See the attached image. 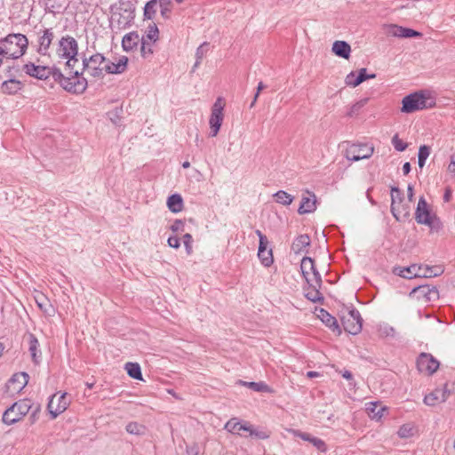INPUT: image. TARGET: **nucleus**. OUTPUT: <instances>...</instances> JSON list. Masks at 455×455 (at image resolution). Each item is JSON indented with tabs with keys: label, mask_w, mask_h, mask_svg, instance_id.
Here are the masks:
<instances>
[{
	"label": "nucleus",
	"mask_w": 455,
	"mask_h": 455,
	"mask_svg": "<svg viewBox=\"0 0 455 455\" xmlns=\"http://www.w3.org/2000/svg\"><path fill=\"white\" fill-rule=\"evenodd\" d=\"M55 69L60 68L57 67L36 66L31 62L23 66V70L27 75L40 80H45L50 76L54 79Z\"/></svg>",
	"instance_id": "9d476101"
},
{
	"label": "nucleus",
	"mask_w": 455,
	"mask_h": 455,
	"mask_svg": "<svg viewBox=\"0 0 455 455\" xmlns=\"http://www.w3.org/2000/svg\"><path fill=\"white\" fill-rule=\"evenodd\" d=\"M442 393H443V396L445 397V402L450 397L451 395L455 394V381L446 382L443 387H440Z\"/></svg>",
	"instance_id": "49530a36"
},
{
	"label": "nucleus",
	"mask_w": 455,
	"mask_h": 455,
	"mask_svg": "<svg viewBox=\"0 0 455 455\" xmlns=\"http://www.w3.org/2000/svg\"><path fill=\"white\" fill-rule=\"evenodd\" d=\"M258 256L265 267H269L274 261L271 249L258 251Z\"/></svg>",
	"instance_id": "4c0bfd02"
},
{
	"label": "nucleus",
	"mask_w": 455,
	"mask_h": 455,
	"mask_svg": "<svg viewBox=\"0 0 455 455\" xmlns=\"http://www.w3.org/2000/svg\"><path fill=\"white\" fill-rule=\"evenodd\" d=\"M12 69H13V68L8 67V68L6 70L7 73L9 74L8 75L9 79L4 81L1 85V90L4 93L15 94L19 91H20L22 88L21 82L12 77L13 76L12 73Z\"/></svg>",
	"instance_id": "6ab92c4d"
},
{
	"label": "nucleus",
	"mask_w": 455,
	"mask_h": 455,
	"mask_svg": "<svg viewBox=\"0 0 455 455\" xmlns=\"http://www.w3.org/2000/svg\"><path fill=\"white\" fill-rule=\"evenodd\" d=\"M356 76H357V81L363 83L367 79L375 78L376 74L372 73V74L368 75L367 68H363L359 69L358 75Z\"/></svg>",
	"instance_id": "6e6d98bb"
},
{
	"label": "nucleus",
	"mask_w": 455,
	"mask_h": 455,
	"mask_svg": "<svg viewBox=\"0 0 455 455\" xmlns=\"http://www.w3.org/2000/svg\"><path fill=\"white\" fill-rule=\"evenodd\" d=\"M244 437H248V436H251V437H254L256 439H267L269 437V434L265 431V430H261V429H259V428H256L254 427L251 424V427H250V430L248 431V434L246 435H243Z\"/></svg>",
	"instance_id": "ea45409f"
},
{
	"label": "nucleus",
	"mask_w": 455,
	"mask_h": 455,
	"mask_svg": "<svg viewBox=\"0 0 455 455\" xmlns=\"http://www.w3.org/2000/svg\"><path fill=\"white\" fill-rule=\"evenodd\" d=\"M140 43H141V46H140L141 56L143 58H148V56H150L153 53L151 44L146 41V38L144 36L141 37V41Z\"/></svg>",
	"instance_id": "09e8293b"
},
{
	"label": "nucleus",
	"mask_w": 455,
	"mask_h": 455,
	"mask_svg": "<svg viewBox=\"0 0 455 455\" xmlns=\"http://www.w3.org/2000/svg\"><path fill=\"white\" fill-rule=\"evenodd\" d=\"M29 375L26 372H21L19 374H14L11 378V382H20L21 384L20 388H23L28 382Z\"/></svg>",
	"instance_id": "de8ad7c7"
},
{
	"label": "nucleus",
	"mask_w": 455,
	"mask_h": 455,
	"mask_svg": "<svg viewBox=\"0 0 455 455\" xmlns=\"http://www.w3.org/2000/svg\"><path fill=\"white\" fill-rule=\"evenodd\" d=\"M373 148L365 144L352 145L346 151V157L349 161L356 162L362 159H367L373 154Z\"/></svg>",
	"instance_id": "4468645a"
},
{
	"label": "nucleus",
	"mask_w": 455,
	"mask_h": 455,
	"mask_svg": "<svg viewBox=\"0 0 455 455\" xmlns=\"http://www.w3.org/2000/svg\"><path fill=\"white\" fill-rule=\"evenodd\" d=\"M31 408V402L28 399L19 400L10 406L3 414V422L12 425L27 415Z\"/></svg>",
	"instance_id": "39448f33"
},
{
	"label": "nucleus",
	"mask_w": 455,
	"mask_h": 455,
	"mask_svg": "<svg viewBox=\"0 0 455 455\" xmlns=\"http://www.w3.org/2000/svg\"><path fill=\"white\" fill-rule=\"evenodd\" d=\"M128 58L126 56H122L117 63H114L111 61H107L103 66V73L106 72L108 74H122L127 68Z\"/></svg>",
	"instance_id": "aec40b11"
},
{
	"label": "nucleus",
	"mask_w": 455,
	"mask_h": 455,
	"mask_svg": "<svg viewBox=\"0 0 455 455\" xmlns=\"http://www.w3.org/2000/svg\"><path fill=\"white\" fill-rule=\"evenodd\" d=\"M209 50V43L207 42H204L197 49H196V60L194 64V67H193V71L201 64L202 62V60L204 59V57L206 55L207 52Z\"/></svg>",
	"instance_id": "473e14b6"
},
{
	"label": "nucleus",
	"mask_w": 455,
	"mask_h": 455,
	"mask_svg": "<svg viewBox=\"0 0 455 455\" xmlns=\"http://www.w3.org/2000/svg\"><path fill=\"white\" fill-rule=\"evenodd\" d=\"M433 216L428 209L426 199L421 196L419 199L418 205L415 212V220L419 224H429V219Z\"/></svg>",
	"instance_id": "a211bd4d"
},
{
	"label": "nucleus",
	"mask_w": 455,
	"mask_h": 455,
	"mask_svg": "<svg viewBox=\"0 0 455 455\" xmlns=\"http://www.w3.org/2000/svg\"><path fill=\"white\" fill-rule=\"evenodd\" d=\"M308 284V290L305 294L306 298L312 302H322L323 300V296L319 291L321 287H319L315 282L314 283L309 282Z\"/></svg>",
	"instance_id": "c756f323"
},
{
	"label": "nucleus",
	"mask_w": 455,
	"mask_h": 455,
	"mask_svg": "<svg viewBox=\"0 0 455 455\" xmlns=\"http://www.w3.org/2000/svg\"><path fill=\"white\" fill-rule=\"evenodd\" d=\"M309 443H311L320 451L324 452L327 450L325 443L320 438L314 436Z\"/></svg>",
	"instance_id": "13d9d810"
},
{
	"label": "nucleus",
	"mask_w": 455,
	"mask_h": 455,
	"mask_svg": "<svg viewBox=\"0 0 455 455\" xmlns=\"http://www.w3.org/2000/svg\"><path fill=\"white\" fill-rule=\"evenodd\" d=\"M106 62V58L100 54L96 53L89 58L83 59V69L86 71L91 76L95 78L103 77V64Z\"/></svg>",
	"instance_id": "423d86ee"
},
{
	"label": "nucleus",
	"mask_w": 455,
	"mask_h": 455,
	"mask_svg": "<svg viewBox=\"0 0 455 455\" xmlns=\"http://www.w3.org/2000/svg\"><path fill=\"white\" fill-rule=\"evenodd\" d=\"M239 383L243 386L250 387L251 389H252L253 391H256V392H268L269 391L268 386L261 381L260 382H246V381L239 380Z\"/></svg>",
	"instance_id": "e433bc0d"
},
{
	"label": "nucleus",
	"mask_w": 455,
	"mask_h": 455,
	"mask_svg": "<svg viewBox=\"0 0 455 455\" xmlns=\"http://www.w3.org/2000/svg\"><path fill=\"white\" fill-rule=\"evenodd\" d=\"M415 429L411 424H404L400 427L397 434L401 438H408L414 435Z\"/></svg>",
	"instance_id": "c03bdc74"
},
{
	"label": "nucleus",
	"mask_w": 455,
	"mask_h": 455,
	"mask_svg": "<svg viewBox=\"0 0 455 455\" xmlns=\"http://www.w3.org/2000/svg\"><path fill=\"white\" fill-rule=\"evenodd\" d=\"M444 271L443 266L418 265L411 264L409 267H395L393 273L406 279L424 277L430 278L441 275Z\"/></svg>",
	"instance_id": "f03ea898"
},
{
	"label": "nucleus",
	"mask_w": 455,
	"mask_h": 455,
	"mask_svg": "<svg viewBox=\"0 0 455 455\" xmlns=\"http://www.w3.org/2000/svg\"><path fill=\"white\" fill-rule=\"evenodd\" d=\"M307 196H303L300 202V205L298 209L299 214H306L313 212L316 206V196L315 194L307 191Z\"/></svg>",
	"instance_id": "4be33fe9"
},
{
	"label": "nucleus",
	"mask_w": 455,
	"mask_h": 455,
	"mask_svg": "<svg viewBox=\"0 0 455 455\" xmlns=\"http://www.w3.org/2000/svg\"><path fill=\"white\" fill-rule=\"evenodd\" d=\"M300 269L303 277L306 279L307 283H309L311 280L309 279V275L312 273L314 275V282L321 287L322 286V277L319 272L316 270L315 262L310 257H304L301 259Z\"/></svg>",
	"instance_id": "2eb2a0df"
},
{
	"label": "nucleus",
	"mask_w": 455,
	"mask_h": 455,
	"mask_svg": "<svg viewBox=\"0 0 455 455\" xmlns=\"http://www.w3.org/2000/svg\"><path fill=\"white\" fill-rule=\"evenodd\" d=\"M126 431L132 435H140L145 433V427L144 426L140 425L137 422H130L126 426Z\"/></svg>",
	"instance_id": "37998d69"
},
{
	"label": "nucleus",
	"mask_w": 455,
	"mask_h": 455,
	"mask_svg": "<svg viewBox=\"0 0 455 455\" xmlns=\"http://www.w3.org/2000/svg\"><path fill=\"white\" fill-rule=\"evenodd\" d=\"M391 212L396 220L403 221L410 216V206L402 203L399 205L391 207Z\"/></svg>",
	"instance_id": "cd10ccee"
},
{
	"label": "nucleus",
	"mask_w": 455,
	"mask_h": 455,
	"mask_svg": "<svg viewBox=\"0 0 455 455\" xmlns=\"http://www.w3.org/2000/svg\"><path fill=\"white\" fill-rule=\"evenodd\" d=\"M445 397L441 388L437 387L424 397V403L427 406H435L438 403H444Z\"/></svg>",
	"instance_id": "393cba45"
},
{
	"label": "nucleus",
	"mask_w": 455,
	"mask_h": 455,
	"mask_svg": "<svg viewBox=\"0 0 455 455\" xmlns=\"http://www.w3.org/2000/svg\"><path fill=\"white\" fill-rule=\"evenodd\" d=\"M419 371L427 375L434 374L439 368L440 363L431 354L421 353L417 358Z\"/></svg>",
	"instance_id": "9b49d317"
},
{
	"label": "nucleus",
	"mask_w": 455,
	"mask_h": 455,
	"mask_svg": "<svg viewBox=\"0 0 455 455\" xmlns=\"http://www.w3.org/2000/svg\"><path fill=\"white\" fill-rule=\"evenodd\" d=\"M192 243H193V237L190 234L187 233L183 235V243L186 247L187 252L188 254L192 251Z\"/></svg>",
	"instance_id": "052dcab7"
},
{
	"label": "nucleus",
	"mask_w": 455,
	"mask_h": 455,
	"mask_svg": "<svg viewBox=\"0 0 455 455\" xmlns=\"http://www.w3.org/2000/svg\"><path fill=\"white\" fill-rule=\"evenodd\" d=\"M36 301L42 310H44L45 313H49V310L46 307L48 301L44 296H42L41 298H36Z\"/></svg>",
	"instance_id": "e2e57ef3"
},
{
	"label": "nucleus",
	"mask_w": 455,
	"mask_h": 455,
	"mask_svg": "<svg viewBox=\"0 0 455 455\" xmlns=\"http://www.w3.org/2000/svg\"><path fill=\"white\" fill-rule=\"evenodd\" d=\"M265 87H266V86H265V84H264L262 82H259V84H258V86H257V92H256V93H255V95H254L253 100L251 101V105H250V108H251L254 107V105H255V103H256V101H257V100H258V97H259V95L260 92H261L263 89H265Z\"/></svg>",
	"instance_id": "0e129e2a"
},
{
	"label": "nucleus",
	"mask_w": 455,
	"mask_h": 455,
	"mask_svg": "<svg viewBox=\"0 0 455 455\" xmlns=\"http://www.w3.org/2000/svg\"><path fill=\"white\" fill-rule=\"evenodd\" d=\"M28 46L27 36L20 33H12L0 39V49L5 59L16 60L22 57Z\"/></svg>",
	"instance_id": "f257e3e1"
},
{
	"label": "nucleus",
	"mask_w": 455,
	"mask_h": 455,
	"mask_svg": "<svg viewBox=\"0 0 455 455\" xmlns=\"http://www.w3.org/2000/svg\"><path fill=\"white\" fill-rule=\"evenodd\" d=\"M167 206L172 212L177 213L182 211L183 199L180 195L173 194L167 199Z\"/></svg>",
	"instance_id": "c85d7f7f"
},
{
	"label": "nucleus",
	"mask_w": 455,
	"mask_h": 455,
	"mask_svg": "<svg viewBox=\"0 0 455 455\" xmlns=\"http://www.w3.org/2000/svg\"><path fill=\"white\" fill-rule=\"evenodd\" d=\"M54 81L59 83L65 91L76 94L83 93L88 85L87 80L78 70H70L68 76H65L60 69H55Z\"/></svg>",
	"instance_id": "7ed1b4c3"
},
{
	"label": "nucleus",
	"mask_w": 455,
	"mask_h": 455,
	"mask_svg": "<svg viewBox=\"0 0 455 455\" xmlns=\"http://www.w3.org/2000/svg\"><path fill=\"white\" fill-rule=\"evenodd\" d=\"M345 83L348 86L356 87L362 84V82L357 81V76L354 71L350 72L347 75L345 78Z\"/></svg>",
	"instance_id": "603ef678"
},
{
	"label": "nucleus",
	"mask_w": 455,
	"mask_h": 455,
	"mask_svg": "<svg viewBox=\"0 0 455 455\" xmlns=\"http://www.w3.org/2000/svg\"><path fill=\"white\" fill-rule=\"evenodd\" d=\"M240 420L236 418L230 419L224 426V429L232 434H237L243 436V434L239 432Z\"/></svg>",
	"instance_id": "58836bf2"
},
{
	"label": "nucleus",
	"mask_w": 455,
	"mask_h": 455,
	"mask_svg": "<svg viewBox=\"0 0 455 455\" xmlns=\"http://www.w3.org/2000/svg\"><path fill=\"white\" fill-rule=\"evenodd\" d=\"M125 370L127 371V373L131 378L138 380H142V373L139 363H126Z\"/></svg>",
	"instance_id": "2f4dec72"
},
{
	"label": "nucleus",
	"mask_w": 455,
	"mask_h": 455,
	"mask_svg": "<svg viewBox=\"0 0 455 455\" xmlns=\"http://www.w3.org/2000/svg\"><path fill=\"white\" fill-rule=\"evenodd\" d=\"M310 245V237L308 235H299L292 243L291 250L295 254H300L307 251L306 249Z\"/></svg>",
	"instance_id": "b1692460"
},
{
	"label": "nucleus",
	"mask_w": 455,
	"mask_h": 455,
	"mask_svg": "<svg viewBox=\"0 0 455 455\" xmlns=\"http://www.w3.org/2000/svg\"><path fill=\"white\" fill-rule=\"evenodd\" d=\"M274 197L276 203L283 205H290L293 201V196L283 190L277 191Z\"/></svg>",
	"instance_id": "c9c22d12"
},
{
	"label": "nucleus",
	"mask_w": 455,
	"mask_h": 455,
	"mask_svg": "<svg viewBox=\"0 0 455 455\" xmlns=\"http://www.w3.org/2000/svg\"><path fill=\"white\" fill-rule=\"evenodd\" d=\"M392 145L395 148V149L399 152L404 151L408 147V144L406 142L403 141L401 139H399L397 134H395L392 138Z\"/></svg>",
	"instance_id": "3c124183"
},
{
	"label": "nucleus",
	"mask_w": 455,
	"mask_h": 455,
	"mask_svg": "<svg viewBox=\"0 0 455 455\" xmlns=\"http://www.w3.org/2000/svg\"><path fill=\"white\" fill-rule=\"evenodd\" d=\"M341 323L345 331L356 335L358 334L363 326V319L358 310L352 308L341 317Z\"/></svg>",
	"instance_id": "0eeeda50"
},
{
	"label": "nucleus",
	"mask_w": 455,
	"mask_h": 455,
	"mask_svg": "<svg viewBox=\"0 0 455 455\" xmlns=\"http://www.w3.org/2000/svg\"><path fill=\"white\" fill-rule=\"evenodd\" d=\"M431 148L429 146L422 145L419 148L418 153V164L419 168H423L427 157L429 156Z\"/></svg>",
	"instance_id": "f704fd0d"
},
{
	"label": "nucleus",
	"mask_w": 455,
	"mask_h": 455,
	"mask_svg": "<svg viewBox=\"0 0 455 455\" xmlns=\"http://www.w3.org/2000/svg\"><path fill=\"white\" fill-rule=\"evenodd\" d=\"M387 33L389 36L401 37V38H411V37H419L421 36V33L416 31L412 28H404L397 25H388L387 28Z\"/></svg>",
	"instance_id": "f3484780"
},
{
	"label": "nucleus",
	"mask_w": 455,
	"mask_h": 455,
	"mask_svg": "<svg viewBox=\"0 0 455 455\" xmlns=\"http://www.w3.org/2000/svg\"><path fill=\"white\" fill-rule=\"evenodd\" d=\"M57 53L61 58H72L77 56L78 44L76 40L70 36L61 37L59 41Z\"/></svg>",
	"instance_id": "f8f14e48"
},
{
	"label": "nucleus",
	"mask_w": 455,
	"mask_h": 455,
	"mask_svg": "<svg viewBox=\"0 0 455 455\" xmlns=\"http://www.w3.org/2000/svg\"><path fill=\"white\" fill-rule=\"evenodd\" d=\"M184 226V223L180 220H176L173 224L171 226V229L173 232H178L179 230H181Z\"/></svg>",
	"instance_id": "338daca9"
},
{
	"label": "nucleus",
	"mask_w": 455,
	"mask_h": 455,
	"mask_svg": "<svg viewBox=\"0 0 455 455\" xmlns=\"http://www.w3.org/2000/svg\"><path fill=\"white\" fill-rule=\"evenodd\" d=\"M256 234L259 239V251L267 250L268 240H267V236L265 235H263L260 230H256Z\"/></svg>",
	"instance_id": "4d7b16f0"
},
{
	"label": "nucleus",
	"mask_w": 455,
	"mask_h": 455,
	"mask_svg": "<svg viewBox=\"0 0 455 455\" xmlns=\"http://www.w3.org/2000/svg\"><path fill=\"white\" fill-rule=\"evenodd\" d=\"M332 52L335 55L347 60L350 56L351 47L345 41H335L332 44Z\"/></svg>",
	"instance_id": "a878e982"
},
{
	"label": "nucleus",
	"mask_w": 455,
	"mask_h": 455,
	"mask_svg": "<svg viewBox=\"0 0 455 455\" xmlns=\"http://www.w3.org/2000/svg\"><path fill=\"white\" fill-rule=\"evenodd\" d=\"M429 224L426 225L428 226L431 230L438 231L441 228V222L435 216H433L431 219H429Z\"/></svg>",
	"instance_id": "680f3d73"
},
{
	"label": "nucleus",
	"mask_w": 455,
	"mask_h": 455,
	"mask_svg": "<svg viewBox=\"0 0 455 455\" xmlns=\"http://www.w3.org/2000/svg\"><path fill=\"white\" fill-rule=\"evenodd\" d=\"M317 317L332 331H337L338 334L341 333V329L339 328L337 319L328 311L323 308H320L317 313Z\"/></svg>",
	"instance_id": "412c9836"
},
{
	"label": "nucleus",
	"mask_w": 455,
	"mask_h": 455,
	"mask_svg": "<svg viewBox=\"0 0 455 455\" xmlns=\"http://www.w3.org/2000/svg\"><path fill=\"white\" fill-rule=\"evenodd\" d=\"M157 0L148 1L144 7V19L152 20L156 13Z\"/></svg>",
	"instance_id": "72a5a7b5"
},
{
	"label": "nucleus",
	"mask_w": 455,
	"mask_h": 455,
	"mask_svg": "<svg viewBox=\"0 0 455 455\" xmlns=\"http://www.w3.org/2000/svg\"><path fill=\"white\" fill-rule=\"evenodd\" d=\"M158 28L156 24H153L148 27L146 36H144L147 40L156 42L158 39Z\"/></svg>",
	"instance_id": "8fccbe9b"
},
{
	"label": "nucleus",
	"mask_w": 455,
	"mask_h": 455,
	"mask_svg": "<svg viewBox=\"0 0 455 455\" xmlns=\"http://www.w3.org/2000/svg\"><path fill=\"white\" fill-rule=\"evenodd\" d=\"M37 36L38 47L36 51L41 55H46L54 38L53 30L52 28L40 29Z\"/></svg>",
	"instance_id": "dca6fc26"
},
{
	"label": "nucleus",
	"mask_w": 455,
	"mask_h": 455,
	"mask_svg": "<svg viewBox=\"0 0 455 455\" xmlns=\"http://www.w3.org/2000/svg\"><path fill=\"white\" fill-rule=\"evenodd\" d=\"M65 59H67V62H66V68H65V71H66V75L65 76H68V72L70 70L72 71H75L74 70V66L76 65V63L78 62V59L76 57H66Z\"/></svg>",
	"instance_id": "bf43d9fd"
},
{
	"label": "nucleus",
	"mask_w": 455,
	"mask_h": 455,
	"mask_svg": "<svg viewBox=\"0 0 455 455\" xmlns=\"http://www.w3.org/2000/svg\"><path fill=\"white\" fill-rule=\"evenodd\" d=\"M367 405L368 414L371 419L379 420L383 417V412L386 411V408L381 406V404L378 403H369Z\"/></svg>",
	"instance_id": "7c9ffc66"
},
{
	"label": "nucleus",
	"mask_w": 455,
	"mask_h": 455,
	"mask_svg": "<svg viewBox=\"0 0 455 455\" xmlns=\"http://www.w3.org/2000/svg\"><path fill=\"white\" fill-rule=\"evenodd\" d=\"M68 403L66 393L60 395L58 394L52 395L47 404V409L52 415V419H56L60 414L65 411Z\"/></svg>",
	"instance_id": "ddd939ff"
},
{
	"label": "nucleus",
	"mask_w": 455,
	"mask_h": 455,
	"mask_svg": "<svg viewBox=\"0 0 455 455\" xmlns=\"http://www.w3.org/2000/svg\"><path fill=\"white\" fill-rule=\"evenodd\" d=\"M28 350L30 352L32 360L35 363H38L41 358V351L39 350V342L36 337L30 333L28 335Z\"/></svg>",
	"instance_id": "bb28decb"
},
{
	"label": "nucleus",
	"mask_w": 455,
	"mask_h": 455,
	"mask_svg": "<svg viewBox=\"0 0 455 455\" xmlns=\"http://www.w3.org/2000/svg\"><path fill=\"white\" fill-rule=\"evenodd\" d=\"M410 296L426 303L438 299L439 292L435 286L421 284L413 288Z\"/></svg>",
	"instance_id": "1a4fd4ad"
},
{
	"label": "nucleus",
	"mask_w": 455,
	"mask_h": 455,
	"mask_svg": "<svg viewBox=\"0 0 455 455\" xmlns=\"http://www.w3.org/2000/svg\"><path fill=\"white\" fill-rule=\"evenodd\" d=\"M368 100V98H364L358 100L350 107L349 111L347 112V115L350 117L357 116L360 110L367 104Z\"/></svg>",
	"instance_id": "a19ab883"
},
{
	"label": "nucleus",
	"mask_w": 455,
	"mask_h": 455,
	"mask_svg": "<svg viewBox=\"0 0 455 455\" xmlns=\"http://www.w3.org/2000/svg\"><path fill=\"white\" fill-rule=\"evenodd\" d=\"M223 108L224 104L222 102V99L218 98L212 108V113L209 120L211 128L210 136L212 137L217 136L220 132L224 118Z\"/></svg>",
	"instance_id": "6e6552de"
},
{
	"label": "nucleus",
	"mask_w": 455,
	"mask_h": 455,
	"mask_svg": "<svg viewBox=\"0 0 455 455\" xmlns=\"http://www.w3.org/2000/svg\"><path fill=\"white\" fill-rule=\"evenodd\" d=\"M295 435L301 438L302 440L307 441V442H310V440H312V438L314 437L308 433L300 432V431H296Z\"/></svg>",
	"instance_id": "774afa93"
},
{
	"label": "nucleus",
	"mask_w": 455,
	"mask_h": 455,
	"mask_svg": "<svg viewBox=\"0 0 455 455\" xmlns=\"http://www.w3.org/2000/svg\"><path fill=\"white\" fill-rule=\"evenodd\" d=\"M403 201V192L396 187L391 189V207L399 205Z\"/></svg>",
	"instance_id": "79ce46f5"
},
{
	"label": "nucleus",
	"mask_w": 455,
	"mask_h": 455,
	"mask_svg": "<svg viewBox=\"0 0 455 455\" xmlns=\"http://www.w3.org/2000/svg\"><path fill=\"white\" fill-rule=\"evenodd\" d=\"M141 38L138 32L132 31L124 36L122 39V47L125 52H131L137 49Z\"/></svg>",
	"instance_id": "5701e85b"
},
{
	"label": "nucleus",
	"mask_w": 455,
	"mask_h": 455,
	"mask_svg": "<svg viewBox=\"0 0 455 455\" xmlns=\"http://www.w3.org/2000/svg\"><path fill=\"white\" fill-rule=\"evenodd\" d=\"M403 113H413L418 110L431 108L435 105V100L428 92L420 91L405 96L402 100Z\"/></svg>",
	"instance_id": "20e7f679"
},
{
	"label": "nucleus",
	"mask_w": 455,
	"mask_h": 455,
	"mask_svg": "<svg viewBox=\"0 0 455 455\" xmlns=\"http://www.w3.org/2000/svg\"><path fill=\"white\" fill-rule=\"evenodd\" d=\"M161 8V15L164 19H169L172 12V1H158Z\"/></svg>",
	"instance_id": "a18cd8bd"
},
{
	"label": "nucleus",
	"mask_w": 455,
	"mask_h": 455,
	"mask_svg": "<svg viewBox=\"0 0 455 455\" xmlns=\"http://www.w3.org/2000/svg\"><path fill=\"white\" fill-rule=\"evenodd\" d=\"M124 12L127 13V16L124 17L121 13H118L119 18L117 20L118 24L123 25L124 28H125L127 25H129L131 20L133 19V15H132V12H128L127 10H125Z\"/></svg>",
	"instance_id": "5fc2aeb1"
},
{
	"label": "nucleus",
	"mask_w": 455,
	"mask_h": 455,
	"mask_svg": "<svg viewBox=\"0 0 455 455\" xmlns=\"http://www.w3.org/2000/svg\"><path fill=\"white\" fill-rule=\"evenodd\" d=\"M124 12L127 13V16L124 17L121 13H118L119 18L117 20L118 24L123 25L124 28H125L127 25H129L131 20L133 19V15H132V12H128L127 10H125Z\"/></svg>",
	"instance_id": "864d4df0"
},
{
	"label": "nucleus",
	"mask_w": 455,
	"mask_h": 455,
	"mask_svg": "<svg viewBox=\"0 0 455 455\" xmlns=\"http://www.w3.org/2000/svg\"><path fill=\"white\" fill-rule=\"evenodd\" d=\"M167 242L172 248L178 249L180 246V239L177 236H170Z\"/></svg>",
	"instance_id": "69168bd1"
}]
</instances>
